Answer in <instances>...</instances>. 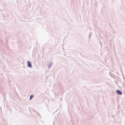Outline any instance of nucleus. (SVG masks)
<instances>
[{"label": "nucleus", "mask_w": 125, "mask_h": 125, "mask_svg": "<svg viewBox=\"0 0 125 125\" xmlns=\"http://www.w3.org/2000/svg\"><path fill=\"white\" fill-rule=\"evenodd\" d=\"M27 66L30 68L32 67V64L31 62L29 61H28L27 62Z\"/></svg>", "instance_id": "1"}, {"label": "nucleus", "mask_w": 125, "mask_h": 125, "mask_svg": "<svg viewBox=\"0 0 125 125\" xmlns=\"http://www.w3.org/2000/svg\"><path fill=\"white\" fill-rule=\"evenodd\" d=\"M110 75H111V74H110Z\"/></svg>", "instance_id": "10"}, {"label": "nucleus", "mask_w": 125, "mask_h": 125, "mask_svg": "<svg viewBox=\"0 0 125 125\" xmlns=\"http://www.w3.org/2000/svg\"><path fill=\"white\" fill-rule=\"evenodd\" d=\"M34 96V95L33 94H32L30 95V100H31V99H32L33 98Z\"/></svg>", "instance_id": "7"}, {"label": "nucleus", "mask_w": 125, "mask_h": 125, "mask_svg": "<svg viewBox=\"0 0 125 125\" xmlns=\"http://www.w3.org/2000/svg\"><path fill=\"white\" fill-rule=\"evenodd\" d=\"M111 105H112V106H114V99L113 98L111 99Z\"/></svg>", "instance_id": "4"}, {"label": "nucleus", "mask_w": 125, "mask_h": 125, "mask_svg": "<svg viewBox=\"0 0 125 125\" xmlns=\"http://www.w3.org/2000/svg\"><path fill=\"white\" fill-rule=\"evenodd\" d=\"M8 17L7 16L6 17V16L4 15V17L3 18V19L5 21H7L8 20Z\"/></svg>", "instance_id": "6"}, {"label": "nucleus", "mask_w": 125, "mask_h": 125, "mask_svg": "<svg viewBox=\"0 0 125 125\" xmlns=\"http://www.w3.org/2000/svg\"><path fill=\"white\" fill-rule=\"evenodd\" d=\"M37 114L38 115H39V114L38 113H37Z\"/></svg>", "instance_id": "8"}, {"label": "nucleus", "mask_w": 125, "mask_h": 125, "mask_svg": "<svg viewBox=\"0 0 125 125\" xmlns=\"http://www.w3.org/2000/svg\"><path fill=\"white\" fill-rule=\"evenodd\" d=\"M116 92L118 94L120 95H122V92L118 89L116 90Z\"/></svg>", "instance_id": "2"}, {"label": "nucleus", "mask_w": 125, "mask_h": 125, "mask_svg": "<svg viewBox=\"0 0 125 125\" xmlns=\"http://www.w3.org/2000/svg\"><path fill=\"white\" fill-rule=\"evenodd\" d=\"M90 35H89V38H90Z\"/></svg>", "instance_id": "9"}, {"label": "nucleus", "mask_w": 125, "mask_h": 125, "mask_svg": "<svg viewBox=\"0 0 125 125\" xmlns=\"http://www.w3.org/2000/svg\"><path fill=\"white\" fill-rule=\"evenodd\" d=\"M110 90L111 93L112 94H114L115 93V90L114 88H113L112 89H111Z\"/></svg>", "instance_id": "3"}, {"label": "nucleus", "mask_w": 125, "mask_h": 125, "mask_svg": "<svg viewBox=\"0 0 125 125\" xmlns=\"http://www.w3.org/2000/svg\"><path fill=\"white\" fill-rule=\"evenodd\" d=\"M52 62H49L48 63V68H50L52 66Z\"/></svg>", "instance_id": "5"}]
</instances>
